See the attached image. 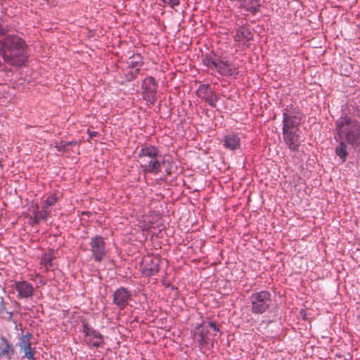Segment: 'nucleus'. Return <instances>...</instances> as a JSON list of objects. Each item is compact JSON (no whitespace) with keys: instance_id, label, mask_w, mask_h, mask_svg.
I'll list each match as a JSON object with an SVG mask.
<instances>
[{"instance_id":"f257e3e1","label":"nucleus","mask_w":360,"mask_h":360,"mask_svg":"<svg viewBox=\"0 0 360 360\" xmlns=\"http://www.w3.org/2000/svg\"><path fill=\"white\" fill-rule=\"evenodd\" d=\"M0 44V53L6 63L15 67L25 64L27 56L24 39L17 35L8 34L1 40Z\"/></svg>"},{"instance_id":"f03ea898","label":"nucleus","mask_w":360,"mask_h":360,"mask_svg":"<svg viewBox=\"0 0 360 360\" xmlns=\"http://www.w3.org/2000/svg\"><path fill=\"white\" fill-rule=\"evenodd\" d=\"M335 132L340 140L354 150L360 149V124L356 120L342 115L335 122Z\"/></svg>"},{"instance_id":"7ed1b4c3","label":"nucleus","mask_w":360,"mask_h":360,"mask_svg":"<svg viewBox=\"0 0 360 360\" xmlns=\"http://www.w3.org/2000/svg\"><path fill=\"white\" fill-rule=\"evenodd\" d=\"M250 311L253 314L258 315L266 312L272 305L271 293L265 290L257 291L249 297Z\"/></svg>"},{"instance_id":"20e7f679","label":"nucleus","mask_w":360,"mask_h":360,"mask_svg":"<svg viewBox=\"0 0 360 360\" xmlns=\"http://www.w3.org/2000/svg\"><path fill=\"white\" fill-rule=\"evenodd\" d=\"M203 63L210 69L217 71L221 75L233 76L238 74L237 68L227 60L206 56Z\"/></svg>"},{"instance_id":"39448f33","label":"nucleus","mask_w":360,"mask_h":360,"mask_svg":"<svg viewBox=\"0 0 360 360\" xmlns=\"http://www.w3.org/2000/svg\"><path fill=\"white\" fill-rule=\"evenodd\" d=\"M302 114L299 109L290 107L283 112V131H300Z\"/></svg>"},{"instance_id":"423d86ee","label":"nucleus","mask_w":360,"mask_h":360,"mask_svg":"<svg viewBox=\"0 0 360 360\" xmlns=\"http://www.w3.org/2000/svg\"><path fill=\"white\" fill-rule=\"evenodd\" d=\"M219 330V328L214 322L205 321L195 328V335L201 345H206Z\"/></svg>"},{"instance_id":"0eeeda50","label":"nucleus","mask_w":360,"mask_h":360,"mask_svg":"<svg viewBox=\"0 0 360 360\" xmlns=\"http://www.w3.org/2000/svg\"><path fill=\"white\" fill-rule=\"evenodd\" d=\"M139 163L144 174L156 175L161 170L162 165L164 163V158L160 155L155 158L140 162Z\"/></svg>"},{"instance_id":"6e6552de","label":"nucleus","mask_w":360,"mask_h":360,"mask_svg":"<svg viewBox=\"0 0 360 360\" xmlns=\"http://www.w3.org/2000/svg\"><path fill=\"white\" fill-rule=\"evenodd\" d=\"M143 97L151 103L156 100L157 84L153 77H146L143 82Z\"/></svg>"},{"instance_id":"1a4fd4ad","label":"nucleus","mask_w":360,"mask_h":360,"mask_svg":"<svg viewBox=\"0 0 360 360\" xmlns=\"http://www.w3.org/2000/svg\"><path fill=\"white\" fill-rule=\"evenodd\" d=\"M13 288L18 292V299H27L32 297L34 289L33 285L25 281H16L13 285Z\"/></svg>"},{"instance_id":"9d476101","label":"nucleus","mask_w":360,"mask_h":360,"mask_svg":"<svg viewBox=\"0 0 360 360\" xmlns=\"http://www.w3.org/2000/svg\"><path fill=\"white\" fill-rule=\"evenodd\" d=\"M283 139L285 144L292 151H297L301 144L300 131H283Z\"/></svg>"},{"instance_id":"9b49d317","label":"nucleus","mask_w":360,"mask_h":360,"mask_svg":"<svg viewBox=\"0 0 360 360\" xmlns=\"http://www.w3.org/2000/svg\"><path fill=\"white\" fill-rule=\"evenodd\" d=\"M160 260L158 257H148L143 260V274L147 276L157 274L160 271Z\"/></svg>"},{"instance_id":"f8f14e48","label":"nucleus","mask_w":360,"mask_h":360,"mask_svg":"<svg viewBox=\"0 0 360 360\" xmlns=\"http://www.w3.org/2000/svg\"><path fill=\"white\" fill-rule=\"evenodd\" d=\"M131 294L127 289L121 287L117 289L113 294V302L120 309L128 304Z\"/></svg>"},{"instance_id":"ddd939ff","label":"nucleus","mask_w":360,"mask_h":360,"mask_svg":"<svg viewBox=\"0 0 360 360\" xmlns=\"http://www.w3.org/2000/svg\"><path fill=\"white\" fill-rule=\"evenodd\" d=\"M160 155L158 148L150 144L143 145L139 152V162H143L148 159L153 158Z\"/></svg>"},{"instance_id":"4468645a","label":"nucleus","mask_w":360,"mask_h":360,"mask_svg":"<svg viewBox=\"0 0 360 360\" xmlns=\"http://www.w3.org/2000/svg\"><path fill=\"white\" fill-rule=\"evenodd\" d=\"M91 252L96 261H101L105 254L104 241L101 237H96L91 241Z\"/></svg>"},{"instance_id":"2eb2a0df","label":"nucleus","mask_w":360,"mask_h":360,"mask_svg":"<svg viewBox=\"0 0 360 360\" xmlns=\"http://www.w3.org/2000/svg\"><path fill=\"white\" fill-rule=\"evenodd\" d=\"M32 337V335L30 332H27L25 334L22 335L17 343V346L20 348V349L25 354H30V352H34V350L31 347V342L30 340Z\"/></svg>"},{"instance_id":"dca6fc26","label":"nucleus","mask_w":360,"mask_h":360,"mask_svg":"<svg viewBox=\"0 0 360 360\" xmlns=\"http://www.w3.org/2000/svg\"><path fill=\"white\" fill-rule=\"evenodd\" d=\"M15 352L13 346L8 342L6 338H0V356H6L11 359Z\"/></svg>"},{"instance_id":"f3484780","label":"nucleus","mask_w":360,"mask_h":360,"mask_svg":"<svg viewBox=\"0 0 360 360\" xmlns=\"http://www.w3.org/2000/svg\"><path fill=\"white\" fill-rule=\"evenodd\" d=\"M253 34L250 31V28L248 27H240L236 32L235 36L236 40L242 42L246 43L250 40L252 39Z\"/></svg>"},{"instance_id":"a211bd4d","label":"nucleus","mask_w":360,"mask_h":360,"mask_svg":"<svg viewBox=\"0 0 360 360\" xmlns=\"http://www.w3.org/2000/svg\"><path fill=\"white\" fill-rule=\"evenodd\" d=\"M261 0H239L240 6L245 8L247 11L252 13H256L259 11Z\"/></svg>"},{"instance_id":"6ab92c4d","label":"nucleus","mask_w":360,"mask_h":360,"mask_svg":"<svg viewBox=\"0 0 360 360\" xmlns=\"http://www.w3.org/2000/svg\"><path fill=\"white\" fill-rule=\"evenodd\" d=\"M224 146L230 150H235L240 146V138L236 134L225 136Z\"/></svg>"},{"instance_id":"aec40b11","label":"nucleus","mask_w":360,"mask_h":360,"mask_svg":"<svg viewBox=\"0 0 360 360\" xmlns=\"http://www.w3.org/2000/svg\"><path fill=\"white\" fill-rule=\"evenodd\" d=\"M340 141L339 145L335 148V153L342 162H344L346 161L348 154L347 151V143L342 140Z\"/></svg>"},{"instance_id":"412c9836","label":"nucleus","mask_w":360,"mask_h":360,"mask_svg":"<svg viewBox=\"0 0 360 360\" xmlns=\"http://www.w3.org/2000/svg\"><path fill=\"white\" fill-rule=\"evenodd\" d=\"M50 214V210L48 207L43 206L41 210L34 212V220L39 222L40 220H46Z\"/></svg>"},{"instance_id":"4be33fe9","label":"nucleus","mask_w":360,"mask_h":360,"mask_svg":"<svg viewBox=\"0 0 360 360\" xmlns=\"http://www.w3.org/2000/svg\"><path fill=\"white\" fill-rule=\"evenodd\" d=\"M103 344L102 335L96 331H91V347H100Z\"/></svg>"},{"instance_id":"5701e85b","label":"nucleus","mask_w":360,"mask_h":360,"mask_svg":"<svg viewBox=\"0 0 360 360\" xmlns=\"http://www.w3.org/2000/svg\"><path fill=\"white\" fill-rule=\"evenodd\" d=\"M205 100L211 105L215 106V103L217 101V97L212 91L207 92V96L205 97Z\"/></svg>"},{"instance_id":"b1692460","label":"nucleus","mask_w":360,"mask_h":360,"mask_svg":"<svg viewBox=\"0 0 360 360\" xmlns=\"http://www.w3.org/2000/svg\"><path fill=\"white\" fill-rule=\"evenodd\" d=\"M57 201V198L55 195H49L47 197L46 200V207H49L53 205Z\"/></svg>"},{"instance_id":"393cba45","label":"nucleus","mask_w":360,"mask_h":360,"mask_svg":"<svg viewBox=\"0 0 360 360\" xmlns=\"http://www.w3.org/2000/svg\"><path fill=\"white\" fill-rule=\"evenodd\" d=\"M164 6H169L171 8H174L176 6L179 5V0H161Z\"/></svg>"},{"instance_id":"a878e982","label":"nucleus","mask_w":360,"mask_h":360,"mask_svg":"<svg viewBox=\"0 0 360 360\" xmlns=\"http://www.w3.org/2000/svg\"><path fill=\"white\" fill-rule=\"evenodd\" d=\"M44 265H45V267L46 268H50L52 266V263H51V258H45L43 261Z\"/></svg>"},{"instance_id":"bb28decb","label":"nucleus","mask_w":360,"mask_h":360,"mask_svg":"<svg viewBox=\"0 0 360 360\" xmlns=\"http://www.w3.org/2000/svg\"><path fill=\"white\" fill-rule=\"evenodd\" d=\"M68 144L65 145L63 143H60L59 145L56 146L57 150L59 152L65 150V148Z\"/></svg>"},{"instance_id":"cd10ccee","label":"nucleus","mask_w":360,"mask_h":360,"mask_svg":"<svg viewBox=\"0 0 360 360\" xmlns=\"http://www.w3.org/2000/svg\"><path fill=\"white\" fill-rule=\"evenodd\" d=\"M34 352H30V354H25L23 355V357L26 358L27 360H35L34 358Z\"/></svg>"},{"instance_id":"c85d7f7f","label":"nucleus","mask_w":360,"mask_h":360,"mask_svg":"<svg viewBox=\"0 0 360 360\" xmlns=\"http://www.w3.org/2000/svg\"><path fill=\"white\" fill-rule=\"evenodd\" d=\"M6 30L4 28V27L0 25V37L5 34Z\"/></svg>"},{"instance_id":"c756f323","label":"nucleus","mask_w":360,"mask_h":360,"mask_svg":"<svg viewBox=\"0 0 360 360\" xmlns=\"http://www.w3.org/2000/svg\"><path fill=\"white\" fill-rule=\"evenodd\" d=\"M12 316H13V313L12 312H9L8 313V319L11 320L12 319Z\"/></svg>"},{"instance_id":"7c9ffc66","label":"nucleus","mask_w":360,"mask_h":360,"mask_svg":"<svg viewBox=\"0 0 360 360\" xmlns=\"http://www.w3.org/2000/svg\"><path fill=\"white\" fill-rule=\"evenodd\" d=\"M96 135V132H94V131L93 132V131H91V138H92V137H94V136H95Z\"/></svg>"},{"instance_id":"2f4dec72","label":"nucleus","mask_w":360,"mask_h":360,"mask_svg":"<svg viewBox=\"0 0 360 360\" xmlns=\"http://www.w3.org/2000/svg\"><path fill=\"white\" fill-rule=\"evenodd\" d=\"M136 65H133V67H134V68H136V67L139 66V63H138V62H136Z\"/></svg>"},{"instance_id":"473e14b6","label":"nucleus","mask_w":360,"mask_h":360,"mask_svg":"<svg viewBox=\"0 0 360 360\" xmlns=\"http://www.w3.org/2000/svg\"><path fill=\"white\" fill-rule=\"evenodd\" d=\"M87 132H88L89 134L90 133V129H89V128H88V129H87Z\"/></svg>"}]
</instances>
